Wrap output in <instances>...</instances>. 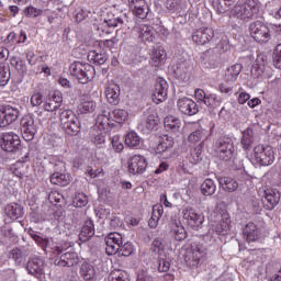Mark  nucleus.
Here are the masks:
<instances>
[{"label": "nucleus", "instance_id": "43", "mask_svg": "<svg viewBox=\"0 0 281 281\" xmlns=\"http://www.w3.org/2000/svg\"><path fill=\"white\" fill-rule=\"evenodd\" d=\"M254 144V130L247 128L243 132L241 145L244 150H249Z\"/></svg>", "mask_w": 281, "mask_h": 281}, {"label": "nucleus", "instance_id": "19", "mask_svg": "<svg viewBox=\"0 0 281 281\" xmlns=\"http://www.w3.org/2000/svg\"><path fill=\"white\" fill-rule=\"evenodd\" d=\"M63 105V93L55 91L43 104L44 111L48 113H54V111H58Z\"/></svg>", "mask_w": 281, "mask_h": 281}, {"label": "nucleus", "instance_id": "17", "mask_svg": "<svg viewBox=\"0 0 281 281\" xmlns=\"http://www.w3.org/2000/svg\"><path fill=\"white\" fill-rule=\"evenodd\" d=\"M23 214H25V211L23 206L19 203H9L4 207V216L5 221H19V218H23Z\"/></svg>", "mask_w": 281, "mask_h": 281}, {"label": "nucleus", "instance_id": "44", "mask_svg": "<svg viewBox=\"0 0 281 281\" xmlns=\"http://www.w3.org/2000/svg\"><path fill=\"white\" fill-rule=\"evenodd\" d=\"M229 229V224L227 222H211L210 224V232H214L218 236L225 234Z\"/></svg>", "mask_w": 281, "mask_h": 281}, {"label": "nucleus", "instance_id": "18", "mask_svg": "<svg viewBox=\"0 0 281 281\" xmlns=\"http://www.w3.org/2000/svg\"><path fill=\"white\" fill-rule=\"evenodd\" d=\"M134 16L146 19L148 16V3L146 0H127Z\"/></svg>", "mask_w": 281, "mask_h": 281}, {"label": "nucleus", "instance_id": "12", "mask_svg": "<svg viewBox=\"0 0 281 281\" xmlns=\"http://www.w3.org/2000/svg\"><path fill=\"white\" fill-rule=\"evenodd\" d=\"M124 240L120 233H110L105 237V254L108 256H115L120 251V247L123 245Z\"/></svg>", "mask_w": 281, "mask_h": 281}, {"label": "nucleus", "instance_id": "36", "mask_svg": "<svg viewBox=\"0 0 281 281\" xmlns=\"http://www.w3.org/2000/svg\"><path fill=\"white\" fill-rule=\"evenodd\" d=\"M109 116L113 122H116V124H124V122L128 120V112L126 110L116 109L109 113Z\"/></svg>", "mask_w": 281, "mask_h": 281}, {"label": "nucleus", "instance_id": "20", "mask_svg": "<svg viewBox=\"0 0 281 281\" xmlns=\"http://www.w3.org/2000/svg\"><path fill=\"white\" fill-rule=\"evenodd\" d=\"M136 32L138 34V38L143 43H153L155 41V29L147 24H138L136 26Z\"/></svg>", "mask_w": 281, "mask_h": 281}, {"label": "nucleus", "instance_id": "28", "mask_svg": "<svg viewBox=\"0 0 281 281\" xmlns=\"http://www.w3.org/2000/svg\"><path fill=\"white\" fill-rule=\"evenodd\" d=\"M150 63L153 67H161L166 63V49L159 46L151 50Z\"/></svg>", "mask_w": 281, "mask_h": 281}, {"label": "nucleus", "instance_id": "16", "mask_svg": "<svg viewBox=\"0 0 281 281\" xmlns=\"http://www.w3.org/2000/svg\"><path fill=\"white\" fill-rule=\"evenodd\" d=\"M192 38H193V43H196V45H207V43L214 40V29L212 27L198 29L193 33Z\"/></svg>", "mask_w": 281, "mask_h": 281}, {"label": "nucleus", "instance_id": "50", "mask_svg": "<svg viewBox=\"0 0 281 281\" xmlns=\"http://www.w3.org/2000/svg\"><path fill=\"white\" fill-rule=\"evenodd\" d=\"M203 150L201 149V146H198L191 150V156L189 158V161L196 166V164H201L203 160L202 156Z\"/></svg>", "mask_w": 281, "mask_h": 281}, {"label": "nucleus", "instance_id": "52", "mask_svg": "<svg viewBox=\"0 0 281 281\" xmlns=\"http://www.w3.org/2000/svg\"><path fill=\"white\" fill-rule=\"evenodd\" d=\"M89 203V198L85 193H77L72 200L74 207H85Z\"/></svg>", "mask_w": 281, "mask_h": 281}, {"label": "nucleus", "instance_id": "32", "mask_svg": "<svg viewBox=\"0 0 281 281\" xmlns=\"http://www.w3.org/2000/svg\"><path fill=\"white\" fill-rule=\"evenodd\" d=\"M165 128L169 133H179L181 131V120L172 115L167 116L165 119Z\"/></svg>", "mask_w": 281, "mask_h": 281}, {"label": "nucleus", "instance_id": "1", "mask_svg": "<svg viewBox=\"0 0 281 281\" xmlns=\"http://www.w3.org/2000/svg\"><path fill=\"white\" fill-rule=\"evenodd\" d=\"M258 12H260V1L245 0L244 3H238L234 7L232 14L235 19L247 22L258 16Z\"/></svg>", "mask_w": 281, "mask_h": 281}, {"label": "nucleus", "instance_id": "27", "mask_svg": "<svg viewBox=\"0 0 281 281\" xmlns=\"http://www.w3.org/2000/svg\"><path fill=\"white\" fill-rule=\"evenodd\" d=\"M144 117L146 121V128L148 131H155V128H157V124H159V116H157V111L153 108H149L144 112Z\"/></svg>", "mask_w": 281, "mask_h": 281}, {"label": "nucleus", "instance_id": "64", "mask_svg": "<svg viewBox=\"0 0 281 281\" xmlns=\"http://www.w3.org/2000/svg\"><path fill=\"white\" fill-rule=\"evenodd\" d=\"M137 281H153V277L146 271H139L137 274Z\"/></svg>", "mask_w": 281, "mask_h": 281}, {"label": "nucleus", "instance_id": "3", "mask_svg": "<svg viewBox=\"0 0 281 281\" xmlns=\"http://www.w3.org/2000/svg\"><path fill=\"white\" fill-rule=\"evenodd\" d=\"M276 161L273 147L257 145L251 154V164L257 167L271 166Z\"/></svg>", "mask_w": 281, "mask_h": 281}, {"label": "nucleus", "instance_id": "48", "mask_svg": "<svg viewBox=\"0 0 281 281\" xmlns=\"http://www.w3.org/2000/svg\"><path fill=\"white\" fill-rule=\"evenodd\" d=\"M165 249H166V241H164V239L157 237L153 240L151 251L154 254H156L157 256H161Z\"/></svg>", "mask_w": 281, "mask_h": 281}, {"label": "nucleus", "instance_id": "13", "mask_svg": "<svg viewBox=\"0 0 281 281\" xmlns=\"http://www.w3.org/2000/svg\"><path fill=\"white\" fill-rule=\"evenodd\" d=\"M148 168L146 158L142 155H134L128 159V172L131 175H144Z\"/></svg>", "mask_w": 281, "mask_h": 281}, {"label": "nucleus", "instance_id": "49", "mask_svg": "<svg viewBox=\"0 0 281 281\" xmlns=\"http://www.w3.org/2000/svg\"><path fill=\"white\" fill-rule=\"evenodd\" d=\"M43 12H47V10L38 9L34 5H29L24 9V14L29 19H36V16H43Z\"/></svg>", "mask_w": 281, "mask_h": 281}, {"label": "nucleus", "instance_id": "11", "mask_svg": "<svg viewBox=\"0 0 281 281\" xmlns=\"http://www.w3.org/2000/svg\"><path fill=\"white\" fill-rule=\"evenodd\" d=\"M192 63L190 60L178 61L173 68L175 76L181 82H188L192 78Z\"/></svg>", "mask_w": 281, "mask_h": 281}, {"label": "nucleus", "instance_id": "54", "mask_svg": "<svg viewBox=\"0 0 281 281\" xmlns=\"http://www.w3.org/2000/svg\"><path fill=\"white\" fill-rule=\"evenodd\" d=\"M95 102L94 101H83L81 103L80 111L81 113H93L95 111Z\"/></svg>", "mask_w": 281, "mask_h": 281}, {"label": "nucleus", "instance_id": "30", "mask_svg": "<svg viewBox=\"0 0 281 281\" xmlns=\"http://www.w3.org/2000/svg\"><path fill=\"white\" fill-rule=\"evenodd\" d=\"M161 216H164V205H161V204L154 205L151 217L148 221V225H149V227H151V229H155V227H157V225H159V221H160Z\"/></svg>", "mask_w": 281, "mask_h": 281}, {"label": "nucleus", "instance_id": "22", "mask_svg": "<svg viewBox=\"0 0 281 281\" xmlns=\"http://www.w3.org/2000/svg\"><path fill=\"white\" fill-rule=\"evenodd\" d=\"M265 199L263 204L266 210H276V206L280 203V192L273 189H268L265 191Z\"/></svg>", "mask_w": 281, "mask_h": 281}, {"label": "nucleus", "instance_id": "56", "mask_svg": "<svg viewBox=\"0 0 281 281\" xmlns=\"http://www.w3.org/2000/svg\"><path fill=\"white\" fill-rule=\"evenodd\" d=\"M188 139L191 144H199V142L203 139V131L201 130L194 131L189 135Z\"/></svg>", "mask_w": 281, "mask_h": 281}, {"label": "nucleus", "instance_id": "63", "mask_svg": "<svg viewBox=\"0 0 281 281\" xmlns=\"http://www.w3.org/2000/svg\"><path fill=\"white\" fill-rule=\"evenodd\" d=\"M194 95H195V99L199 100L200 102H203V104L205 100H207V94L203 89H195Z\"/></svg>", "mask_w": 281, "mask_h": 281}, {"label": "nucleus", "instance_id": "51", "mask_svg": "<svg viewBox=\"0 0 281 281\" xmlns=\"http://www.w3.org/2000/svg\"><path fill=\"white\" fill-rule=\"evenodd\" d=\"M109 281H131L128 279V273L124 270H115L111 272Z\"/></svg>", "mask_w": 281, "mask_h": 281}, {"label": "nucleus", "instance_id": "33", "mask_svg": "<svg viewBox=\"0 0 281 281\" xmlns=\"http://www.w3.org/2000/svg\"><path fill=\"white\" fill-rule=\"evenodd\" d=\"M79 273H80L81 278H83V280H86V281L95 279V268L93 267V265H91L89 262H83L80 266Z\"/></svg>", "mask_w": 281, "mask_h": 281}, {"label": "nucleus", "instance_id": "23", "mask_svg": "<svg viewBox=\"0 0 281 281\" xmlns=\"http://www.w3.org/2000/svg\"><path fill=\"white\" fill-rule=\"evenodd\" d=\"M45 263L43 259L35 257L27 261L26 270L31 276H43L45 273Z\"/></svg>", "mask_w": 281, "mask_h": 281}, {"label": "nucleus", "instance_id": "62", "mask_svg": "<svg viewBox=\"0 0 281 281\" xmlns=\"http://www.w3.org/2000/svg\"><path fill=\"white\" fill-rule=\"evenodd\" d=\"M92 142H93V144H95V146H100V145L104 144V142H105L104 131H101L99 134H97L93 137Z\"/></svg>", "mask_w": 281, "mask_h": 281}, {"label": "nucleus", "instance_id": "53", "mask_svg": "<svg viewBox=\"0 0 281 281\" xmlns=\"http://www.w3.org/2000/svg\"><path fill=\"white\" fill-rule=\"evenodd\" d=\"M11 65H13V67H15V69L20 71V74H25V71H27L25 60L21 59L20 57H13L11 59Z\"/></svg>", "mask_w": 281, "mask_h": 281}, {"label": "nucleus", "instance_id": "47", "mask_svg": "<svg viewBox=\"0 0 281 281\" xmlns=\"http://www.w3.org/2000/svg\"><path fill=\"white\" fill-rule=\"evenodd\" d=\"M116 254L124 257L133 256V254H135V246H133V243L131 241L121 244V247L119 248Z\"/></svg>", "mask_w": 281, "mask_h": 281}, {"label": "nucleus", "instance_id": "21", "mask_svg": "<svg viewBox=\"0 0 281 281\" xmlns=\"http://www.w3.org/2000/svg\"><path fill=\"white\" fill-rule=\"evenodd\" d=\"M105 98L114 106L120 104V86L115 82H109L105 88Z\"/></svg>", "mask_w": 281, "mask_h": 281}, {"label": "nucleus", "instance_id": "5", "mask_svg": "<svg viewBox=\"0 0 281 281\" xmlns=\"http://www.w3.org/2000/svg\"><path fill=\"white\" fill-rule=\"evenodd\" d=\"M215 153L222 161H232L236 157L234 140L229 137H223L215 142Z\"/></svg>", "mask_w": 281, "mask_h": 281}, {"label": "nucleus", "instance_id": "9", "mask_svg": "<svg viewBox=\"0 0 281 281\" xmlns=\"http://www.w3.org/2000/svg\"><path fill=\"white\" fill-rule=\"evenodd\" d=\"M20 126L23 139L25 142H32L37 131L36 124L34 123V117L32 115L23 116Z\"/></svg>", "mask_w": 281, "mask_h": 281}, {"label": "nucleus", "instance_id": "7", "mask_svg": "<svg viewBox=\"0 0 281 281\" xmlns=\"http://www.w3.org/2000/svg\"><path fill=\"white\" fill-rule=\"evenodd\" d=\"M182 218L193 229H199L205 221L203 214L196 212L192 206H184L182 209Z\"/></svg>", "mask_w": 281, "mask_h": 281}, {"label": "nucleus", "instance_id": "42", "mask_svg": "<svg viewBox=\"0 0 281 281\" xmlns=\"http://www.w3.org/2000/svg\"><path fill=\"white\" fill-rule=\"evenodd\" d=\"M171 229L175 234L176 240H186L188 233H186V228L183 227V225H181V222L172 224Z\"/></svg>", "mask_w": 281, "mask_h": 281}, {"label": "nucleus", "instance_id": "55", "mask_svg": "<svg viewBox=\"0 0 281 281\" xmlns=\"http://www.w3.org/2000/svg\"><path fill=\"white\" fill-rule=\"evenodd\" d=\"M112 148L115 150V153H122L124 150V144L117 135L112 137Z\"/></svg>", "mask_w": 281, "mask_h": 281}, {"label": "nucleus", "instance_id": "25", "mask_svg": "<svg viewBox=\"0 0 281 281\" xmlns=\"http://www.w3.org/2000/svg\"><path fill=\"white\" fill-rule=\"evenodd\" d=\"M80 262V258L76 252H65L60 256L59 260H55V265L58 267H74V265H78Z\"/></svg>", "mask_w": 281, "mask_h": 281}, {"label": "nucleus", "instance_id": "59", "mask_svg": "<svg viewBox=\"0 0 281 281\" xmlns=\"http://www.w3.org/2000/svg\"><path fill=\"white\" fill-rule=\"evenodd\" d=\"M158 271L160 273H168V271H170V261L160 259L158 262Z\"/></svg>", "mask_w": 281, "mask_h": 281}, {"label": "nucleus", "instance_id": "57", "mask_svg": "<svg viewBox=\"0 0 281 281\" xmlns=\"http://www.w3.org/2000/svg\"><path fill=\"white\" fill-rule=\"evenodd\" d=\"M30 102L32 106H41V104H43V93L34 92L31 95Z\"/></svg>", "mask_w": 281, "mask_h": 281}, {"label": "nucleus", "instance_id": "26", "mask_svg": "<svg viewBox=\"0 0 281 281\" xmlns=\"http://www.w3.org/2000/svg\"><path fill=\"white\" fill-rule=\"evenodd\" d=\"M93 236H95V227L93 225V221L88 220L85 222L79 233V240H81V243H87L88 240H91Z\"/></svg>", "mask_w": 281, "mask_h": 281}, {"label": "nucleus", "instance_id": "41", "mask_svg": "<svg viewBox=\"0 0 281 281\" xmlns=\"http://www.w3.org/2000/svg\"><path fill=\"white\" fill-rule=\"evenodd\" d=\"M205 106H209V109H218V106H221V104H223V98L211 93L207 94L205 101H204Z\"/></svg>", "mask_w": 281, "mask_h": 281}, {"label": "nucleus", "instance_id": "29", "mask_svg": "<svg viewBox=\"0 0 281 281\" xmlns=\"http://www.w3.org/2000/svg\"><path fill=\"white\" fill-rule=\"evenodd\" d=\"M2 111L7 121V126H10L13 122L19 120L20 112L15 106L12 105H2Z\"/></svg>", "mask_w": 281, "mask_h": 281}, {"label": "nucleus", "instance_id": "34", "mask_svg": "<svg viewBox=\"0 0 281 281\" xmlns=\"http://www.w3.org/2000/svg\"><path fill=\"white\" fill-rule=\"evenodd\" d=\"M126 16L124 15H115L113 13H109L104 19L105 25L108 27H122L124 25V20Z\"/></svg>", "mask_w": 281, "mask_h": 281}, {"label": "nucleus", "instance_id": "14", "mask_svg": "<svg viewBox=\"0 0 281 281\" xmlns=\"http://www.w3.org/2000/svg\"><path fill=\"white\" fill-rule=\"evenodd\" d=\"M177 106L178 111H180V113H183V115H196V113H199V105L196 104V102H194V100L188 97H182L178 99Z\"/></svg>", "mask_w": 281, "mask_h": 281}, {"label": "nucleus", "instance_id": "39", "mask_svg": "<svg viewBox=\"0 0 281 281\" xmlns=\"http://www.w3.org/2000/svg\"><path fill=\"white\" fill-rule=\"evenodd\" d=\"M172 146H175V142L172 140V137L168 135H164L158 139L157 151L166 153V149L172 148Z\"/></svg>", "mask_w": 281, "mask_h": 281}, {"label": "nucleus", "instance_id": "2", "mask_svg": "<svg viewBox=\"0 0 281 281\" xmlns=\"http://www.w3.org/2000/svg\"><path fill=\"white\" fill-rule=\"evenodd\" d=\"M70 76L77 78L81 85H87V82L95 78V68L91 64H82L80 61H74L69 66Z\"/></svg>", "mask_w": 281, "mask_h": 281}, {"label": "nucleus", "instance_id": "37", "mask_svg": "<svg viewBox=\"0 0 281 281\" xmlns=\"http://www.w3.org/2000/svg\"><path fill=\"white\" fill-rule=\"evenodd\" d=\"M201 192L204 196H212L216 192L214 180L207 178L201 184Z\"/></svg>", "mask_w": 281, "mask_h": 281}, {"label": "nucleus", "instance_id": "40", "mask_svg": "<svg viewBox=\"0 0 281 281\" xmlns=\"http://www.w3.org/2000/svg\"><path fill=\"white\" fill-rule=\"evenodd\" d=\"M95 126L99 131H109V126H111V116L109 114H99L95 121Z\"/></svg>", "mask_w": 281, "mask_h": 281}, {"label": "nucleus", "instance_id": "38", "mask_svg": "<svg viewBox=\"0 0 281 281\" xmlns=\"http://www.w3.org/2000/svg\"><path fill=\"white\" fill-rule=\"evenodd\" d=\"M142 142V137L137 134V132H128L125 135V145L128 146V148H137Z\"/></svg>", "mask_w": 281, "mask_h": 281}, {"label": "nucleus", "instance_id": "4", "mask_svg": "<svg viewBox=\"0 0 281 281\" xmlns=\"http://www.w3.org/2000/svg\"><path fill=\"white\" fill-rule=\"evenodd\" d=\"M60 125L71 137H76V135L80 134L82 125L80 124V119L71 110H64L59 114Z\"/></svg>", "mask_w": 281, "mask_h": 281}, {"label": "nucleus", "instance_id": "35", "mask_svg": "<svg viewBox=\"0 0 281 281\" xmlns=\"http://www.w3.org/2000/svg\"><path fill=\"white\" fill-rule=\"evenodd\" d=\"M109 56L106 53H98L97 50H90L88 53V60L93 63V65H104L106 63Z\"/></svg>", "mask_w": 281, "mask_h": 281}, {"label": "nucleus", "instance_id": "60", "mask_svg": "<svg viewBox=\"0 0 281 281\" xmlns=\"http://www.w3.org/2000/svg\"><path fill=\"white\" fill-rule=\"evenodd\" d=\"M11 258L13 260H15V262H18L19 265H21V262H23V251H21V249L19 248H14L11 251Z\"/></svg>", "mask_w": 281, "mask_h": 281}, {"label": "nucleus", "instance_id": "45", "mask_svg": "<svg viewBox=\"0 0 281 281\" xmlns=\"http://www.w3.org/2000/svg\"><path fill=\"white\" fill-rule=\"evenodd\" d=\"M50 183L54 186L65 187L69 186V179L64 173L55 172L50 176Z\"/></svg>", "mask_w": 281, "mask_h": 281}, {"label": "nucleus", "instance_id": "31", "mask_svg": "<svg viewBox=\"0 0 281 281\" xmlns=\"http://www.w3.org/2000/svg\"><path fill=\"white\" fill-rule=\"evenodd\" d=\"M217 181L225 192H235V190H238V182L233 178L220 177Z\"/></svg>", "mask_w": 281, "mask_h": 281}, {"label": "nucleus", "instance_id": "24", "mask_svg": "<svg viewBox=\"0 0 281 281\" xmlns=\"http://www.w3.org/2000/svg\"><path fill=\"white\" fill-rule=\"evenodd\" d=\"M243 234L247 243H256L260 238V228L254 222H250L244 227Z\"/></svg>", "mask_w": 281, "mask_h": 281}, {"label": "nucleus", "instance_id": "58", "mask_svg": "<svg viewBox=\"0 0 281 281\" xmlns=\"http://www.w3.org/2000/svg\"><path fill=\"white\" fill-rule=\"evenodd\" d=\"M274 65L278 69H281V44L277 45L273 54Z\"/></svg>", "mask_w": 281, "mask_h": 281}, {"label": "nucleus", "instance_id": "10", "mask_svg": "<svg viewBox=\"0 0 281 281\" xmlns=\"http://www.w3.org/2000/svg\"><path fill=\"white\" fill-rule=\"evenodd\" d=\"M21 146V137L14 132H5L2 134L1 148L4 153H14Z\"/></svg>", "mask_w": 281, "mask_h": 281}, {"label": "nucleus", "instance_id": "8", "mask_svg": "<svg viewBox=\"0 0 281 281\" xmlns=\"http://www.w3.org/2000/svg\"><path fill=\"white\" fill-rule=\"evenodd\" d=\"M216 240L212 236V233H209L203 236L202 240L193 246V258L194 260H202L207 256V251H210V247H214Z\"/></svg>", "mask_w": 281, "mask_h": 281}, {"label": "nucleus", "instance_id": "15", "mask_svg": "<svg viewBox=\"0 0 281 281\" xmlns=\"http://www.w3.org/2000/svg\"><path fill=\"white\" fill-rule=\"evenodd\" d=\"M151 98L153 102H155L156 104H159V102H164V100L168 98V81H166V79H157Z\"/></svg>", "mask_w": 281, "mask_h": 281}, {"label": "nucleus", "instance_id": "61", "mask_svg": "<svg viewBox=\"0 0 281 281\" xmlns=\"http://www.w3.org/2000/svg\"><path fill=\"white\" fill-rule=\"evenodd\" d=\"M220 91L221 93H225L226 95H232L234 93V88L229 83H221L220 85Z\"/></svg>", "mask_w": 281, "mask_h": 281}, {"label": "nucleus", "instance_id": "6", "mask_svg": "<svg viewBox=\"0 0 281 281\" xmlns=\"http://www.w3.org/2000/svg\"><path fill=\"white\" fill-rule=\"evenodd\" d=\"M250 36L254 37L256 43L265 45L271 41V30L261 21H255L249 24Z\"/></svg>", "mask_w": 281, "mask_h": 281}, {"label": "nucleus", "instance_id": "46", "mask_svg": "<svg viewBox=\"0 0 281 281\" xmlns=\"http://www.w3.org/2000/svg\"><path fill=\"white\" fill-rule=\"evenodd\" d=\"M240 71H243V65L235 64L231 66L226 71V78L227 80H236L238 76H240Z\"/></svg>", "mask_w": 281, "mask_h": 281}]
</instances>
